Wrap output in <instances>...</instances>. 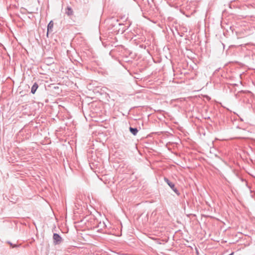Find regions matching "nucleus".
Wrapping results in <instances>:
<instances>
[{"label":"nucleus","instance_id":"nucleus-11","mask_svg":"<svg viewBox=\"0 0 255 255\" xmlns=\"http://www.w3.org/2000/svg\"><path fill=\"white\" fill-rule=\"evenodd\" d=\"M227 64H232V63L231 62H229Z\"/></svg>","mask_w":255,"mask_h":255},{"label":"nucleus","instance_id":"nucleus-6","mask_svg":"<svg viewBox=\"0 0 255 255\" xmlns=\"http://www.w3.org/2000/svg\"><path fill=\"white\" fill-rule=\"evenodd\" d=\"M129 131L130 132L134 135L137 134L138 132V129L137 128H134L132 127H129Z\"/></svg>","mask_w":255,"mask_h":255},{"label":"nucleus","instance_id":"nucleus-3","mask_svg":"<svg viewBox=\"0 0 255 255\" xmlns=\"http://www.w3.org/2000/svg\"><path fill=\"white\" fill-rule=\"evenodd\" d=\"M65 13L68 16H71L73 14V9L70 6H68L65 9Z\"/></svg>","mask_w":255,"mask_h":255},{"label":"nucleus","instance_id":"nucleus-4","mask_svg":"<svg viewBox=\"0 0 255 255\" xmlns=\"http://www.w3.org/2000/svg\"><path fill=\"white\" fill-rule=\"evenodd\" d=\"M38 88V85L37 83H34L31 87V93L33 94H35L37 88Z\"/></svg>","mask_w":255,"mask_h":255},{"label":"nucleus","instance_id":"nucleus-7","mask_svg":"<svg viewBox=\"0 0 255 255\" xmlns=\"http://www.w3.org/2000/svg\"><path fill=\"white\" fill-rule=\"evenodd\" d=\"M53 26V23L52 21H51L48 24V26H47L48 31L51 29L52 28Z\"/></svg>","mask_w":255,"mask_h":255},{"label":"nucleus","instance_id":"nucleus-1","mask_svg":"<svg viewBox=\"0 0 255 255\" xmlns=\"http://www.w3.org/2000/svg\"><path fill=\"white\" fill-rule=\"evenodd\" d=\"M164 181L169 185V186L172 189V190L175 192V193L179 196L180 195V193L177 190V189L175 187V184L171 182L167 178H164Z\"/></svg>","mask_w":255,"mask_h":255},{"label":"nucleus","instance_id":"nucleus-10","mask_svg":"<svg viewBox=\"0 0 255 255\" xmlns=\"http://www.w3.org/2000/svg\"><path fill=\"white\" fill-rule=\"evenodd\" d=\"M234 255V252H232L231 254H230V255Z\"/></svg>","mask_w":255,"mask_h":255},{"label":"nucleus","instance_id":"nucleus-12","mask_svg":"<svg viewBox=\"0 0 255 255\" xmlns=\"http://www.w3.org/2000/svg\"><path fill=\"white\" fill-rule=\"evenodd\" d=\"M236 64H240V63H237Z\"/></svg>","mask_w":255,"mask_h":255},{"label":"nucleus","instance_id":"nucleus-13","mask_svg":"<svg viewBox=\"0 0 255 255\" xmlns=\"http://www.w3.org/2000/svg\"><path fill=\"white\" fill-rule=\"evenodd\" d=\"M176 0H173V1H175Z\"/></svg>","mask_w":255,"mask_h":255},{"label":"nucleus","instance_id":"nucleus-5","mask_svg":"<svg viewBox=\"0 0 255 255\" xmlns=\"http://www.w3.org/2000/svg\"><path fill=\"white\" fill-rule=\"evenodd\" d=\"M57 65L59 66V71H56V73H59L60 72L64 73V72L68 71L67 68H64L61 65Z\"/></svg>","mask_w":255,"mask_h":255},{"label":"nucleus","instance_id":"nucleus-9","mask_svg":"<svg viewBox=\"0 0 255 255\" xmlns=\"http://www.w3.org/2000/svg\"><path fill=\"white\" fill-rule=\"evenodd\" d=\"M139 47H141V48H144V49H145V47H146V46H145V45H143V44H142V45H139Z\"/></svg>","mask_w":255,"mask_h":255},{"label":"nucleus","instance_id":"nucleus-2","mask_svg":"<svg viewBox=\"0 0 255 255\" xmlns=\"http://www.w3.org/2000/svg\"><path fill=\"white\" fill-rule=\"evenodd\" d=\"M53 243L55 245H59L62 241V238L57 233H54L53 236Z\"/></svg>","mask_w":255,"mask_h":255},{"label":"nucleus","instance_id":"nucleus-8","mask_svg":"<svg viewBox=\"0 0 255 255\" xmlns=\"http://www.w3.org/2000/svg\"><path fill=\"white\" fill-rule=\"evenodd\" d=\"M115 21H116V24H115L113 25V26H115L116 24H118L119 25H121L120 23H118V19H117V20H115Z\"/></svg>","mask_w":255,"mask_h":255}]
</instances>
